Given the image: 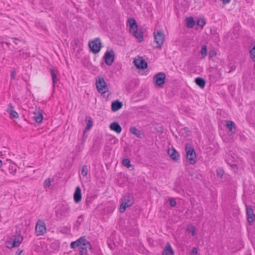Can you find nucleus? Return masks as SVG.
Here are the masks:
<instances>
[{"mask_svg":"<svg viewBox=\"0 0 255 255\" xmlns=\"http://www.w3.org/2000/svg\"><path fill=\"white\" fill-rule=\"evenodd\" d=\"M154 41L157 44L156 47L161 49L165 40V35L162 31L157 30L153 33Z\"/></svg>","mask_w":255,"mask_h":255,"instance_id":"nucleus-5","label":"nucleus"},{"mask_svg":"<svg viewBox=\"0 0 255 255\" xmlns=\"http://www.w3.org/2000/svg\"><path fill=\"white\" fill-rule=\"evenodd\" d=\"M196 23H197V25H198L199 26L203 27V26L206 23V20L203 18H199L197 20Z\"/></svg>","mask_w":255,"mask_h":255,"instance_id":"nucleus-29","label":"nucleus"},{"mask_svg":"<svg viewBox=\"0 0 255 255\" xmlns=\"http://www.w3.org/2000/svg\"><path fill=\"white\" fill-rule=\"evenodd\" d=\"M22 252V251H20V252H16L15 255H20V254Z\"/></svg>","mask_w":255,"mask_h":255,"instance_id":"nucleus-48","label":"nucleus"},{"mask_svg":"<svg viewBox=\"0 0 255 255\" xmlns=\"http://www.w3.org/2000/svg\"><path fill=\"white\" fill-rule=\"evenodd\" d=\"M224 170L221 169L217 170V175L222 177L224 174Z\"/></svg>","mask_w":255,"mask_h":255,"instance_id":"nucleus-41","label":"nucleus"},{"mask_svg":"<svg viewBox=\"0 0 255 255\" xmlns=\"http://www.w3.org/2000/svg\"><path fill=\"white\" fill-rule=\"evenodd\" d=\"M11 242H12L13 246L18 247L23 240V237L20 235L16 236H14V239H11Z\"/></svg>","mask_w":255,"mask_h":255,"instance_id":"nucleus-19","label":"nucleus"},{"mask_svg":"<svg viewBox=\"0 0 255 255\" xmlns=\"http://www.w3.org/2000/svg\"><path fill=\"white\" fill-rule=\"evenodd\" d=\"M88 169L87 166L86 165H83L82 167V169H81V174L83 176H87V175L88 174Z\"/></svg>","mask_w":255,"mask_h":255,"instance_id":"nucleus-30","label":"nucleus"},{"mask_svg":"<svg viewBox=\"0 0 255 255\" xmlns=\"http://www.w3.org/2000/svg\"><path fill=\"white\" fill-rule=\"evenodd\" d=\"M3 165V163H2V161L0 160V168Z\"/></svg>","mask_w":255,"mask_h":255,"instance_id":"nucleus-49","label":"nucleus"},{"mask_svg":"<svg viewBox=\"0 0 255 255\" xmlns=\"http://www.w3.org/2000/svg\"><path fill=\"white\" fill-rule=\"evenodd\" d=\"M246 213L248 221L250 225H252L255 222V214L254 210L251 205H246Z\"/></svg>","mask_w":255,"mask_h":255,"instance_id":"nucleus-10","label":"nucleus"},{"mask_svg":"<svg viewBox=\"0 0 255 255\" xmlns=\"http://www.w3.org/2000/svg\"><path fill=\"white\" fill-rule=\"evenodd\" d=\"M129 131L132 134L136 135L138 138H143L144 137V133L134 126H132L130 128Z\"/></svg>","mask_w":255,"mask_h":255,"instance_id":"nucleus-14","label":"nucleus"},{"mask_svg":"<svg viewBox=\"0 0 255 255\" xmlns=\"http://www.w3.org/2000/svg\"><path fill=\"white\" fill-rule=\"evenodd\" d=\"M52 79V83L53 86H55V84L57 83L58 79L57 77V74L55 72L54 70L52 69H50V70Z\"/></svg>","mask_w":255,"mask_h":255,"instance_id":"nucleus-26","label":"nucleus"},{"mask_svg":"<svg viewBox=\"0 0 255 255\" xmlns=\"http://www.w3.org/2000/svg\"><path fill=\"white\" fill-rule=\"evenodd\" d=\"M173 254V250L171 248L170 244L168 242L167 243L165 248L163 250L162 255H172Z\"/></svg>","mask_w":255,"mask_h":255,"instance_id":"nucleus-20","label":"nucleus"},{"mask_svg":"<svg viewBox=\"0 0 255 255\" xmlns=\"http://www.w3.org/2000/svg\"><path fill=\"white\" fill-rule=\"evenodd\" d=\"M128 22L129 26V32L138 40L141 42L143 40V32L141 30H138L137 23L134 18H128Z\"/></svg>","mask_w":255,"mask_h":255,"instance_id":"nucleus-1","label":"nucleus"},{"mask_svg":"<svg viewBox=\"0 0 255 255\" xmlns=\"http://www.w3.org/2000/svg\"><path fill=\"white\" fill-rule=\"evenodd\" d=\"M33 115V118L35 121L38 124L41 123L43 120V115L42 113L39 112H34Z\"/></svg>","mask_w":255,"mask_h":255,"instance_id":"nucleus-21","label":"nucleus"},{"mask_svg":"<svg viewBox=\"0 0 255 255\" xmlns=\"http://www.w3.org/2000/svg\"><path fill=\"white\" fill-rule=\"evenodd\" d=\"M70 208L68 205H62V206L56 211V215L58 218L62 216L67 217L70 214Z\"/></svg>","mask_w":255,"mask_h":255,"instance_id":"nucleus-7","label":"nucleus"},{"mask_svg":"<svg viewBox=\"0 0 255 255\" xmlns=\"http://www.w3.org/2000/svg\"><path fill=\"white\" fill-rule=\"evenodd\" d=\"M122 204L120 206V211L121 213H124L126 208L131 206L134 203L133 195L131 193H127L121 199Z\"/></svg>","mask_w":255,"mask_h":255,"instance_id":"nucleus-2","label":"nucleus"},{"mask_svg":"<svg viewBox=\"0 0 255 255\" xmlns=\"http://www.w3.org/2000/svg\"><path fill=\"white\" fill-rule=\"evenodd\" d=\"M96 85L98 91L102 94H104L109 91L107 84L105 82L104 79L101 76L97 77L96 80Z\"/></svg>","mask_w":255,"mask_h":255,"instance_id":"nucleus-3","label":"nucleus"},{"mask_svg":"<svg viewBox=\"0 0 255 255\" xmlns=\"http://www.w3.org/2000/svg\"><path fill=\"white\" fill-rule=\"evenodd\" d=\"M85 121L87 122L86 127L84 130V134H86V132L87 130H89L93 126V121L90 117H86Z\"/></svg>","mask_w":255,"mask_h":255,"instance_id":"nucleus-24","label":"nucleus"},{"mask_svg":"<svg viewBox=\"0 0 255 255\" xmlns=\"http://www.w3.org/2000/svg\"><path fill=\"white\" fill-rule=\"evenodd\" d=\"M90 50L94 54L98 53L101 48V42L99 38H96L89 44Z\"/></svg>","mask_w":255,"mask_h":255,"instance_id":"nucleus-6","label":"nucleus"},{"mask_svg":"<svg viewBox=\"0 0 255 255\" xmlns=\"http://www.w3.org/2000/svg\"><path fill=\"white\" fill-rule=\"evenodd\" d=\"M86 204L87 205H89L92 202V199L91 198H87V199L86 200Z\"/></svg>","mask_w":255,"mask_h":255,"instance_id":"nucleus-46","label":"nucleus"},{"mask_svg":"<svg viewBox=\"0 0 255 255\" xmlns=\"http://www.w3.org/2000/svg\"><path fill=\"white\" fill-rule=\"evenodd\" d=\"M169 203H170V205L171 207H175L176 204H177V203L176 202V201L173 199V198H170L169 199Z\"/></svg>","mask_w":255,"mask_h":255,"instance_id":"nucleus-38","label":"nucleus"},{"mask_svg":"<svg viewBox=\"0 0 255 255\" xmlns=\"http://www.w3.org/2000/svg\"><path fill=\"white\" fill-rule=\"evenodd\" d=\"M73 197L74 200L76 203H79L81 202L82 199V193L80 187H76Z\"/></svg>","mask_w":255,"mask_h":255,"instance_id":"nucleus-13","label":"nucleus"},{"mask_svg":"<svg viewBox=\"0 0 255 255\" xmlns=\"http://www.w3.org/2000/svg\"><path fill=\"white\" fill-rule=\"evenodd\" d=\"M79 254L80 255H85L88 253V251L84 248V247L80 246L79 247Z\"/></svg>","mask_w":255,"mask_h":255,"instance_id":"nucleus-32","label":"nucleus"},{"mask_svg":"<svg viewBox=\"0 0 255 255\" xmlns=\"http://www.w3.org/2000/svg\"><path fill=\"white\" fill-rule=\"evenodd\" d=\"M135 66L139 69H145L147 67V63L143 59H135L133 61Z\"/></svg>","mask_w":255,"mask_h":255,"instance_id":"nucleus-12","label":"nucleus"},{"mask_svg":"<svg viewBox=\"0 0 255 255\" xmlns=\"http://www.w3.org/2000/svg\"><path fill=\"white\" fill-rule=\"evenodd\" d=\"M10 76H11V78H12V79L15 78V71H12L11 72Z\"/></svg>","mask_w":255,"mask_h":255,"instance_id":"nucleus-45","label":"nucleus"},{"mask_svg":"<svg viewBox=\"0 0 255 255\" xmlns=\"http://www.w3.org/2000/svg\"><path fill=\"white\" fill-rule=\"evenodd\" d=\"M8 113H9V114L10 115V117L11 118H18V115L17 113L14 110L10 111V112H9Z\"/></svg>","mask_w":255,"mask_h":255,"instance_id":"nucleus-35","label":"nucleus"},{"mask_svg":"<svg viewBox=\"0 0 255 255\" xmlns=\"http://www.w3.org/2000/svg\"><path fill=\"white\" fill-rule=\"evenodd\" d=\"M4 43H5L6 44V45L8 46L9 45V43H8V42H5Z\"/></svg>","mask_w":255,"mask_h":255,"instance_id":"nucleus-51","label":"nucleus"},{"mask_svg":"<svg viewBox=\"0 0 255 255\" xmlns=\"http://www.w3.org/2000/svg\"><path fill=\"white\" fill-rule=\"evenodd\" d=\"M51 185V181L49 178L46 179L44 181V186L45 187H49Z\"/></svg>","mask_w":255,"mask_h":255,"instance_id":"nucleus-40","label":"nucleus"},{"mask_svg":"<svg viewBox=\"0 0 255 255\" xmlns=\"http://www.w3.org/2000/svg\"><path fill=\"white\" fill-rule=\"evenodd\" d=\"M251 58L255 60V45L250 51Z\"/></svg>","mask_w":255,"mask_h":255,"instance_id":"nucleus-33","label":"nucleus"},{"mask_svg":"<svg viewBox=\"0 0 255 255\" xmlns=\"http://www.w3.org/2000/svg\"><path fill=\"white\" fill-rule=\"evenodd\" d=\"M186 158L190 164H194L196 162V155L194 148L190 145L187 144L185 146Z\"/></svg>","mask_w":255,"mask_h":255,"instance_id":"nucleus-4","label":"nucleus"},{"mask_svg":"<svg viewBox=\"0 0 255 255\" xmlns=\"http://www.w3.org/2000/svg\"><path fill=\"white\" fill-rule=\"evenodd\" d=\"M226 127L232 134L235 133L236 127L235 124L233 121L230 120L227 121Z\"/></svg>","mask_w":255,"mask_h":255,"instance_id":"nucleus-18","label":"nucleus"},{"mask_svg":"<svg viewBox=\"0 0 255 255\" xmlns=\"http://www.w3.org/2000/svg\"><path fill=\"white\" fill-rule=\"evenodd\" d=\"M46 230L45 224L43 222L39 221L37 223L35 230L38 235H43L45 233Z\"/></svg>","mask_w":255,"mask_h":255,"instance_id":"nucleus-11","label":"nucleus"},{"mask_svg":"<svg viewBox=\"0 0 255 255\" xmlns=\"http://www.w3.org/2000/svg\"><path fill=\"white\" fill-rule=\"evenodd\" d=\"M11 39L13 40V43L15 45H17L18 44V41H19V42L21 41V40L20 39H19L18 38H17L16 37H13V38H11Z\"/></svg>","mask_w":255,"mask_h":255,"instance_id":"nucleus-44","label":"nucleus"},{"mask_svg":"<svg viewBox=\"0 0 255 255\" xmlns=\"http://www.w3.org/2000/svg\"><path fill=\"white\" fill-rule=\"evenodd\" d=\"M84 241L83 240V237H81L78 240H76L75 242H72L71 243L70 247L72 249H75L76 247H80L81 246L82 242Z\"/></svg>","mask_w":255,"mask_h":255,"instance_id":"nucleus-25","label":"nucleus"},{"mask_svg":"<svg viewBox=\"0 0 255 255\" xmlns=\"http://www.w3.org/2000/svg\"><path fill=\"white\" fill-rule=\"evenodd\" d=\"M198 253V249L197 248H193L192 249L191 253L192 255H194V254H197Z\"/></svg>","mask_w":255,"mask_h":255,"instance_id":"nucleus-43","label":"nucleus"},{"mask_svg":"<svg viewBox=\"0 0 255 255\" xmlns=\"http://www.w3.org/2000/svg\"><path fill=\"white\" fill-rule=\"evenodd\" d=\"M13 108L12 107V104L11 103H9L8 105V107H7V109L6 110V112L7 113H9L11 111H13Z\"/></svg>","mask_w":255,"mask_h":255,"instance_id":"nucleus-42","label":"nucleus"},{"mask_svg":"<svg viewBox=\"0 0 255 255\" xmlns=\"http://www.w3.org/2000/svg\"><path fill=\"white\" fill-rule=\"evenodd\" d=\"M83 240L84 241L82 242L81 246L82 247H84L88 251L89 250L91 252H92V246L90 243L84 237H83Z\"/></svg>","mask_w":255,"mask_h":255,"instance_id":"nucleus-23","label":"nucleus"},{"mask_svg":"<svg viewBox=\"0 0 255 255\" xmlns=\"http://www.w3.org/2000/svg\"><path fill=\"white\" fill-rule=\"evenodd\" d=\"M83 140H84V138L85 137H86V136L85 135V134H84V131L83 132Z\"/></svg>","mask_w":255,"mask_h":255,"instance_id":"nucleus-50","label":"nucleus"},{"mask_svg":"<svg viewBox=\"0 0 255 255\" xmlns=\"http://www.w3.org/2000/svg\"><path fill=\"white\" fill-rule=\"evenodd\" d=\"M188 233H191L193 236H195L196 235V230L194 226H192L189 228L187 229Z\"/></svg>","mask_w":255,"mask_h":255,"instance_id":"nucleus-34","label":"nucleus"},{"mask_svg":"<svg viewBox=\"0 0 255 255\" xmlns=\"http://www.w3.org/2000/svg\"><path fill=\"white\" fill-rule=\"evenodd\" d=\"M83 216H84L83 215H81L80 216L78 217L76 222V225L77 226H79L81 225V223L83 221Z\"/></svg>","mask_w":255,"mask_h":255,"instance_id":"nucleus-37","label":"nucleus"},{"mask_svg":"<svg viewBox=\"0 0 255 255\" xmlns=\"http://www.w3.org/2000/svg\"><path fill=\"white\" fill-rule=\"evenodd\" d=\"M187 25L189 28H192L195 25V20L192 17H189L186 18Z\"/></svg>","mask_w":255,"mask_h":255,"instance_id":"nucleus-27","label":"nucleus"},{"mask_svg":"<svg viewBox=\"0 0 255 255\" xmlns=\"http://www.w3.org/2000/svg\"><path fill=\"white\" fill-rule=\"evenodd\" d=\"M224 3H229L231 0H222Z\"/></svg>","mask_w":255,"mask_h":255,"instance_id":"nucleus-47","label":"nucleus"},{"mask_svg":"<svg viewBox=\"0 0 255 255\" xmlns=\"http://www.w3.org/2000/svg\"><path fill=\"white\" fill-rule=\"evenodd\" d=\"M195 82L197 85L201 88H204L206 85L205 80L201 77H197L195 79Z\"/></svg>","mask_w":255,"mask_h":255,"instance_id":"nucleus-22","label":"nucleus"},{"mask_svg":"<svg viewBox=\"0 0 255 255\" xmlns=\"http://www.w3.org/2000/svg\"><path fill=\"white\" fill-rule=\"evenodd\" d=\"M168 154L174 161L177 162L179 160V154L174 148L169 149Z\"/></svg>","mask_w":255,"mask_h":255,"instance_id":"nucleus-15","label":"nucleus"},{"mask_svg":"<svg viewBox=\"0 0 255 255\" xmlns=\"http://www.w3.org/2000/svg\"><path fill=\"white\" fill-rule=\"evenodd\" d=\"M110 128L112 130L116 132L117 133H121L122 130L120 124L116 122L111 123L110 125Z\"/></svg>","mask_w":255,"mask_h":255,"instance_id":"nucleus-17","label":"nucleus"},{"mask_svg":"<svg viewBox=\"0 0 255 255\" xmlns=\"http://www.w3.org/2000/svg\"><path fill=\"white\" fill-rule=\"evenodd\" d=\"M123 103L119 100H117L113 101L111 105V109L113 112H116L122 108Z\"/></svg>","mask_w":255,"mask_h":255,"instance_id":"nucleus-16","label":"nucleus"},{"mask_svg":"<svg viewBox=\"0 0 255 255\" xmlns=\"http://www.w3.org/2000/svg\"><path fill=\"white\" fill-rule=\"evenodd\" d=\"M166 75L164 73L159 72L157 73L153 77V80L156 84L162 88L165 82Z\"/></svg>","mask_w":255,"mask_h":255,"instance_id":"nucleus-8","label":"nucleus"},{"mask_svg":"<svg viewBox=\"0 0 255 255\" xmlns=\"http://www.w3.org/2000/svg\"><path fill=\"white\" fill-rule=\"evenodd\" d=\"M123 164L127 167V168H129L131 166V165L130 164V160L128 158H125L122 161Z\"/></svg>","mask_w":255,"mask_h":255,"instance_id":"nucleus-31","label":"nucleus"},{"mask_svg":"<svg viewBox=\"0 0 255 255\" xmlns=\"http://www.w3.org/2000/svg\"><path fill=\"white\" fill-rule=\"evenodd\" d=\"M104 58L105 59V62L107 65H111L114 61V51L112 49L109 51L107 50L105 53Z\"/></svg>","mask_w":255,"mask_h":255,"instance_id":"nucleus-9","label":"nucleus"},{"mask_svg":"<svg viewBox=\"0 0 255 255\" xmlns=\"http://www.w3.org/2000/svg\"><path fill=\"white\" fill-rule=\"evenodd\" d=\"M6 247L8 249H12L14 247H15V246H13L12 242H11V239L6 242Z\"/></svg>","mask_w":255,"mask_h":255,"instance_id":"nucleus-36","label":"nucleus"},{"mask_svg":"<svg viewBox=\"0 0 255 255\" xmlns=\"http://www.w3.org/2000/svg\"><path fill=\"white\" fill-rule=\"evenodd\" d=\"M216 52L214 50H211L209 52V56L210 58H213L216 56Z\"/></svg>","mask_w":255,"mask_h":255,"instance_id":"nucleus-39","label":"nucleus"},{"mask_svg":"<svg viewBox=\"0 0 255 255\" xmlns=\"http://www.w3.org/2000/svg\"><path fill=\"white\" fill-rule=\"evenodd\" d=\"M207 46L205 45H203L202 46V49L201 50V54L202 56V58H205V57L207 55Z\"/></svg>","mask_w":255,"mask_h":255,"instance_id":"nucleus-28","label":"nucleus"}]
</instances>
